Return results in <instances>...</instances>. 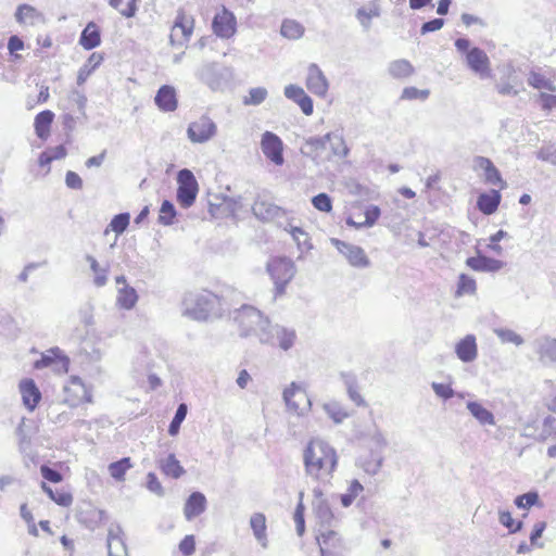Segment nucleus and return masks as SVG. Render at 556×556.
<instances>
[{"instance_id": "f257e3e1", "label": "nucleus", "mask_w": 556, "mask_h": 556, "mask_svg": "<svg viewBox=\"0 0 556 556\" xmlns=\"http://www.w3.org/2000/svg\"><path fill=\"white\" fill-rule=\"evenodd\" d=\"M303 463L307 477L328 484L337 468L338 455L336 450L326 441L313 439L304 448Z\"/></svg>"}, {"instance_id": "f03ea898", "label": "nucleus", "mask_w": 556, "mask_h": 556, "mask_svg": "<svg viewBox=\"0 0 556 556\" xmlns=\"http://www.w3.org/2000/svg\"><path fill=\"white\" fill-rule=\"evenodd\" d=\"M218 302V296L208 291L188 293L184 299V315L199 321L207 320Z\"/></svg>"}, {"instance_id": "7ed1b4c3", "label": "nucleus", "mask_w": 556, "mask_h": 556, "mask_svg": "<svg viewBox=\"0 0 556 556\" xmlns=\"http://www.w3.org/2000/svg\"><path fill=\"white\" fill-rule=\"evenodd\" d=\"M233 321L238 325L241 337L254 336L260 340L261 330L270 321L261 311L251 305H242L233 312Z\"/></svg>"}, {"instance_id": "20e7f679", "label": "nucleus", "mask_w": 556, "mask_h": 556, "mask_svg": "<svg viewBox=\"0 0 556 556\" xmlns=\"http://www.w3.org/2000/svg\"><path fill=\"white\" fill-rule=\"evenodd\" d=\"M296 341V332L292 328L268 323L266 329L260 332V343L267 344L274 348H279L282 351H289L293 348Z\"/></svg>"}, {"instance_id": "39448f33", "label": "nucleus", "mask_w": 556, "mask_h": 556, "mask_svg": "<svg viewBox=\"0 0 556 556\" xmlns=\"http://www.w3.org/2000/svg\"><path fill=\"white\" fill-rule=\"evenodd\" d=\"M267 271L275 283L276 295H282L287 285L293 279L296 270L291 260L278 257L268 262Z\"/></svg>"}, {"instance_id": "423d86ee", "label": "nucleus", "mask_w": 556, "mask_h": 556, "mask_svg": "<svg viewBox=\"0 0 556 556\" xmlns=\"http://www.w3.org/2000/svg\"><path fill=\"white\" fill-rule=\"evenodd\" d=\"M177 202L184 208L192 206L199 192L193 173L188 168L180 169L177 174Z\"/></svg>"}, {"instance_id": "0eeeda50", "label": "nucleus", "mask_w": 556, "mask_h": 556, "mask_svg": "<svg viewBox=\"0 0 556 556\" xmlns=\"http://www.w3.org/2000/svg\"><path fill=\"white\" fill-rule=\"evenodd\" d=\"M316 540L321 556H345L346 547L340 535L331 530H318Z\"/></svg>"}, {"instance_id": "6e6552de", "label": "nucleus", "mask_w": 556, "mask_h": 556, "mask_svg": "<svg viewBox=\"0 0 556 556\" xmlns=\"http://www.w3.org/2000/svg\"><path fill=\"white\" fill-rule=\"evenodd\" d=\"M217 131L216 124L206 115L189 124L187 129L188 138L193 143H204L212 139Z\"/></svg>"}, {"instance_id": "1a4fd4ad", "label": "nucleus", "mask_w": 556, "mask_h": 556, "mask_svg": "<svg viewBox=\"0 0 556 556\" xmlns=\"http://www.w3.org/2000/svg\"><path fill=\"white\" fill-rule=\"evenodd\" d=\"M331 243L337 250L348 260L349 264L357 268H367L370 261L366 255L364 249L358 245L332 238Z\"/></svg>"}, {"instance_id": "9d476101", "label": "nucleus", "mask_w": 556, "mask_h": 556, "mask_svg": "<svg viewBox=\"0 0 556 556\" xmlns=\"http://www.w3.org/2000/svg\"><path fill=\"white\" fill-rule=\"evenodd\" d=\"M236 16L225 7H223L220 12L215 14L212 22L214 34L224 39L231 38L236 34Z\"/></svg>"}, {"instance_id": "9b49d317", "label": "nucleus", "mask_w": 556, "mask_h": 556, "mask_svg": "<svg viewBox=\"0 0 556 556\" xmlns=\"http://www.w3.org/2000/svg\"><path fill=\"white\" fill-rule=\"evenodd\" d=\"M283 400L288 409L296 415L304 414L311 407L309 399L295 382H292L290 388L283 391Z\"/></svg>"}, {"instance_id": "f8f14e48", "label": "nucleus", "mask_w": 556, "mask_h": 556, "mask_svg": "<svg viewBox=\"0 0 556 556\" xmlns=\"http://www.w3.org/2000/svg\"><path fill=\"white\" fill-rule=\"evenodd\" d=\"M261 149L264 155L276 165L283 164L282 140L271 131H265L261 139Z\"/></svg>"}, {"instance_id": "ddd939ff", "label": "nucleus", "mask_w": 556, "mask_h": 556, "mask_svg": "<svg viewBox=\"0 0 556 556\" xmlns=\"http://www.w3.org/2000/svg\"><path fill=\"white\" fill-rule=\"evenodd\" d=\"M314 500H313V509L316 516V519L319 522V530L330 529L332 522L334 521L333 513L328 504V502L324 498L323 491L319 488H315L313 490Z\"/></svg>"}, {"instance_id": "4468645a", "label": "nucleus", "mask_w": 556, "mask_h": 556, "mask_svg": "<svg viewBox=\"0 0 556 556\" xmlns=\"http://www.w3.org/2000/svg\"><path fill=\"white\" fill-rule=\"evenodd\" d=\"M252 212L257 219L264 223L276 222L286 215V211L282 207L260 199L254 202Z\"/></svg>"}, {"instance_id": "2eb2a0df", "label": "nucleus", "mask_w": 556, "mask_h": 556, "mask_svg": "<svg viewBox=\"0 0 556 556\" xmlns=\"http://www.w3.org/2000/svg\"><path fill=\"white\" fill-rule=\"evenodd\" d=\"M468 67L481 78L490 76V60L488 54L480 48H471L466 54Z\"/></svg>"}, {"instance_id": "dca6fc26", "label": "nucleus", "mask_w": 556, "mask_h": 556, "mask_svg": "<svg viewBox=\"0 0 556 556\" xmlns=\"http://www.w3.org/2000/svg\"><path fill=\"white\" fill-rule=\"evenodd\" d=\"M306 87L318 97H324L329 89L326 76L315 63L309 64L307 68Z\"/></svg>"}, {"instance_id": "f3484780", "label": "nucleus", "mask_w": 556, "mask_h": 556, "mask_svg": "<svg viewBox=\"0 0 556 556\" xmlns=\"http://www.w3.org/2000/svg\"><path fill=\"white\" fill-rule=\"evenodd\" d=\"M200 80L206 84L212 90H219L226 79L216 63H205L197 72Z\"/></svg>"}, {"instance_id": "a211bd4d", "label": "nucleus", "mask_w": 556, "mask_h": 556, "mask_svg": "<svg viewBox=\"0 0 556 556\" xmlns=\"http://www.w3.org/2000/svg\"><path fill=\"white\" fill-rule=\"evenodd\" d=\"M108 556H128L124 531L119 525H111L108 531Z\"/></svg>"}, {"instance_id": "6ab92c4d", "label": "nucleus", "mask_w": 556, "mask_h": 556, "mask_svg": "<svg viewBox=\"0 0 556 556\" xmlns=\"http://www.w3.org/2000/svg\"><path fill=\"white\" fill-rule=\"evenodd\" d=\"M70 359L65 356L59 348L48 350L41 354V357L35 362L36 369H42L52 365L56 366L58 370L67 371Z\"/></svg>"}, {"instance_id": "aec40b11", "label": "nucleus", "mask_w": 556, "mask_h": 556, "mask_svg": "<svg viewBox=\"0 0 556 556\" xmlns=\"http://www.w3.org/2000/svg\"><path fill=\"white\" fill-rule=\"evenodd\" d=\"M286 98L294 101L302 110L305 115L313 114L314 104L309 96H307L304 89L298 85L290 84L285 87L283 91Z\"/></svg>"}, {"instance_id": "412c9836", "label": "nucleus", "mask_w": 556, "mask_h": 556, "mask_svg": "<svg viewBox=\"0 0 556 556\" xmlns=\"http://www.w3.org/2000/svg\"><path fill=\"white\" fill-rule=\"evenodd\" d=\"M20 392L24 406L33 412L41 400V392L33 379H24L20 382Z\"/></svg>"}, {"instance_id": "4be33fe9", "label": "nucleus", "mask_w": 556, "mask_h": 556, "mask_svg": "<svg viewBox=\"0 0 556 556\" xmlns=\"http://www.w3.org/2000/svg\"><path fill=\"white\" fill-rule=\"evenodd\" d=\"M533 346L542 363H556V338L549 336L536 338Z\"/></svg>"}, {"instance_id": "5701e85b", "label": "nucleus", "mask_w": 556, "mask_h": 556, "mask_svg": "<svg viewBox=\"0 0 556 556\" xmlns=\"http://www.w3.org/2000/svg\"><path fill=\"white\" fill-rule=\"evenodd\" d=\"M466 265L476 271L494 273L502 269L505 263L501 260L478 255L468 257L466 260Z\"/></svg>"}, {"instance_id": "b1692460", "label": "nucleus", "mask_w": 556, "mask_h": 556, "mask_svg": "<svg viewBox=\"0 0 556 556\" xmlns=\"http://www.w3.org/2000/svg\"><path fill=\"white\" fill-rule=\"evenodd\" d=\"M477 167L483 169L484 179L488 184L498 186L501 189L506 187V182L503 180L500 170L494 166L492 161L484 156H477L475 159Z\"/></svg>"}, {"instance_id": "393cba45", "label": "nucleus", "mask_w": 556, "mask_h": 556, "mask_svg": "<svg viewBox=\"0 0 556 556\" xmlns=\"http://www.w3.org/2000/svg\"><path fill=\"white\" fill-rule=\"evenodd\" d=\"M154 102L161 111H175L178 103L175 88L169 85L162 86L156 92Z\"/></svg>"}, {"instance_id": "a878e982", "label": "nucleus", "mask_w": 556, "mask_h": 556, "mask_svg": "<svg viewBox=\"0 0 556 556\" xmlns=\"http://www.w3.org/2000/svg\"><path fill=\"white\" fill-rule=\"evenodd\" d=\"M206 498L201 492H193L188 497L184 514L187 520H192L205 510Z\"/></svg>"}, {"instance_id": "bb28decb", "label": "nucleus", "mask_w": 556, "mask_h": 556, "mask_svg": "<svg viewBox=\"0 0 556 556\" xmlns=\"http://www.w3.org/2000/svg\"><path fill=\"white\" fill-rule=\"evenodd\" d=\"M455 352L458 358L465 363H469L477 357V344L476 338L472 334L466 336L457 344Z\"/></svg>"}, {"instance_id": "cd10ccee", "label": "nucleus", "mask_w": 556, "mask_h": 556, "mask_svg": "<svg viewBox=\"0 0 556 556\" xmlns=\"http://www.w3.org/2000/svg\"><path fill=\"white\" fill-rule=\"evenodd\" d=\"M250 527L254 538L263 548L268 547V538L266 533V517L262 513H254L250 518Z\"/></svg>"}, {"instance_id": "c85d7f7f", "label": "nucleus", "mask_w": 556, "mask_h": 556, "mask_svg": "<svg viewBox=\"0 0 556 556\" xmlns=\"http://www.w3.org/2000/svg\"><path fill=\"white\" fill-rule=\"evenodd\" d=\"M501 199L502 195L497 190H492L489 193H481L478 197L477 206L483 214L491 215L496 212L501 203Z\"/></svg>"}, {"instance_id": "c756f323", "label": "nucleus", "mask_w": 556, "mask_h": 556, "mask_svg": "<svg viewBox=\"0 0 556 556\" xmlns=\"http://www.w3.org/2000/svg\"><path fill=\"white\" fill-rule=\"evenodd\" d=\"M15 20L18 24L35 25L38 22H42L43 14L36 8L29 4H20L15 12Z\"/></svg>"}, {"instance_id": "7c9ffc66", "label": "nucleus", "mask_w": 556, "mask_h": 556, "mask_svg": "<svg viewBox=\"0 0 556 556\" xmlns=\"http://www.w3.org/2000/svg\"><path fill=\"white\" fill-rule=\"evenodd\" d=\"M101 42L100 29L94 22H90L80 34L79 43L86 49L91 50Z\"/></svg>"}, {"instance_id": "2f4dec72", "label": "nucleus", "mask_w": 556, "mask_h": 556, "mask_svg": "<svg viewBox=\"0 0 556 556\" xmlns=\"http://www.w3.org/2000/svg\"><path fill=\"white\" fill-rule=\"evenodd\" d=\"M54 119V113L50 110L40 112L35 117V131L38 138L46 140L50 135V127Z\"/></svg>"}, {"instance_id": "473e14b6", "label": "nucleus", "mask_w": 556, "mask_h": 556, "mask_svg": "<svg viewBox=\"0 0 556 556\" xmlns=\"http://www.w3.org/2000/svg\"><path fill=\"white\" fill-rule=\"evenodd\" d=\"M159 464L162 472L173 479H178L186 473L175 454H169L166 458L161 459Z\"/></svg>"}, {"instance_id": "72a5a7b5", "label": "nucleus", "mask_w": 556, "mask_h": 556, "mask_svg": "<svg viewBox=\"0 0 556 556\" xmlns=\"http://www.w3.org/2000/svg\"><path fill=\"white\" fill-rule=\"evenodd\" d=\"M467 409L483 426L495 425V418L491 410L486 409L482 404L476 401L467 402Z\"/></svg>"}, {"instance_id": "f704fd0d", "label": "nucleus", "mask_w": 556, "mask_h": 556, "mask_svg": "<svg viewBox=\"0 0 556 556\" xmlns=\"http://www.w3.org/2000/svg\"><path fill=\"white\" fill-rule=\"evenodd\" d=\"M33 433L34 427L31 426V422H27V419L22 417L15 430L18 447L22 452H26L29 448Z\"/></svg>"}, {"instance_id": "c9c22d12", "label": "nucleus", "mask_w": 556, "mask_h": 556, "mask_svg": "<svg viewBox=\"0 0 556 556\" xmlns=\"http://www.w3.org/2000/svg\"><path fill=\"white\" fill-rule=\"evenodd\" d=\"M180 29L184 40L188 41L192 35L193 31V18L187 17L184 13H179L176 16L174 27H173V34L170 35V41L174 43V38L176 36L175 31L176 29Z\"/></svg>"}, {"instance_id": "e433bc0d", "label": "nucleus", "mask_w": 556, "mask_h": 556, "mask_svg": "<svg viewBox=\"0 0 556 556\" xmlns=\"http://www.w3.org/2000/svg\"><path fill=\"white\" fill-rule=\"evenodd\" d=\"M380 16V7L377 3H370L368 7H362L356 12V18L365 30L371 26L370 20Z\"/></svg>"}, {"instance_id": "4c0bfd02", "label": "nucleus", "mask_w": 556, "mask_h": 556, "mask_svg": "<svg viewBox=\"0 0 556 556\" xmlns=\"http://www.w3.org/2000/svg\"><path fill=\"white\" fill-rule=\"evenodd\" d=\"M389 74L394 78H406L414 73V67L409 61L400 59L389 64Z\"/></svg>"}, {"instance_id": "58836bf2", "label": "nucleus", "mask_w": 556, "mask_h": 556, "mask_svg": "<svg viewBox=\"0 0 556 556\" xmlns=\"http://www.w3.org/2000/svg\"><path fill=\"white\" fill-rule=\"evenodd\" d=\"M138 1L139 0H110L109 4L124 17L130 18L134 17L138 11Z\"/></svg>"}, {"instance_id": "ea45409f", "label": "nucleus", "mask_w": 556, "mask_h": 556, "mask_svg": "<svg viewBox=\"0 0 556 556\" xmlns=\"http://www.w3.org/2000/svg\"><path fill=\"white\" fill-rule=\"evenodd\" d=\"M132 467L130 457H124L117 462H113L109 465L108 470L112 478L116 481H124L125 473Z\"/></svg>"}, {"instance_id": "a19ab883", "label": "nucleus", "mask_w": 556, "mask_h": 556, "mask_svg": "<svg viewBox=\"0 0 556 556\" xmlns=\"http://www.w3.org/2000/svg\"><path fill=\"white\" fill-rule=\"evenodd\" d=\"M280 34L288 39H300L304 35V27L294 20H285L281 24Z\"/></svg>"}, {"instance_id": "79ce46f5", "label": "nucleus", "mask_w": 556, "mask_h": 556, "mask_svg": "<svg viewBox=\"0 0 556 556\" xmlns=\"http://www.w3.org/2000/svg\"><path fill=\"white\" fill-rule=\"evenodd\" d=\"M137 301L138 295L132 287L124 286L118 290L117 302L123 308H132L136 305Z\"/></svg>"}, {"instance_id": "37998d69", "label": "nucleus", "mask_w": 556, "mask_h": 556, "mask_svg": "<svg viewBox=\"0 0 556 556\" xmlns=\"http://www.w3.org/2000/svg\"><path fill=\"white\" fill-rule=\"evenodd\" d=\"M330 137L331 139L328 142L330 143L332 154L341 159L346 157L350 153V149L343 136L341 134L330 132Z\"/></svg>"}, {"instance_id": "c03bdc74", "label": "nucleus", "mask_w": 556, "mask_h": 556, "mask_svg": "<svg viewBox=\"0 0 556 556\" xmlns=\"http://www.w3.org/2000/svg\"><path fill=\"white\" fill-rule=\"evenodd\" d=\"M380 208L377 205H369L365 211V220L361 224H355L351 218L346 219L348 225L357 229L363 227H372L380 216Z\"/></svg>"}, {"instance_id": "a18cd8bd", "label": "nucleus", "mask_w": 556, "mask_h": 556, "mask_svg": "<svg viewBox=\"0 0 556 556\" xmlns=\"http://www.w3.org/2000/svg\"><path fill=\"white\" fill-rule=\"evenodd\" d=\"M86 260H87V262H89L90 268L94 274L93 283L97 287L105 286L108 282V268L100 267L97 260L91 255H87Z\"/></svg>"}, {"instance_id": "49530a36", "label": "nucleus", "mask_w": 556, "mask_h": 556, "mask_svg": "<svg viewBox=\"0 0 556 556\" xmlns=\"http://www.w3.org/2000/svg\"><path fill=\"white\" fill-rule=\"evenodd\" d=\"M527 81L535 89H546L552 92L556 90V86L549 79L534 71L529 73Z\"/></svg>"}, {"instance_id": "de8ad7c7", "label": "nucleus", "mask_w": 556, "mask_h": 556, "mask_svg": "<svg viewBox=\"0 0 556 556\" xmlns=\"http://www.w3.org/2000/svg\"><path fill=\"white\" fill-rule=\"evenodd\" d=\"M476 290H477L476 280L466 274H460L459 278H458L456 295L457 296H462L465 294L472 295L476 293Z\"/></svg>"}, {"instance_id": "09e8293b", "label": "nucleus", "mask_w": 556, "mask_h": 556, "mask_svg": "<svg viewBox=\"0 0 556 556\" xmlns=\"http://www.w3.org/2000/svg\"><path fill=\"white\" fill-rule=\"evenodd\" d=\"M176 217V208L169 200H164L161 204L159 223L164 226H169L174 223Z\"/></svg>"}, {"instance_id": "8fccbe9b", "label": "nucleus", "mask_w": 556, "mask_h": 556, "mask_svg": "<svg viewBox=\"0 0 556 556\" xmlns=\"http://www.w3.org/2000/svg\"><path fill=\"white\" fill-rule=\"evenodd\" d=\"M494 333L498 337L502 343H513L519 346L525 342L523 338L511 329L495 328Z\"/></svg>"}, {"instance_id": "3c124183", "label": "nucleus", "mask_w": 556, "mask_h": 556, "mask_svg": "<svg viewBox=\"0 0 556 556\" xmlns=\"http://www.w3.org/2000/svg\"><path fill=\"white\" fill-rule=\"evenodd\" d=\"M41 489L58 505L67 507L73 502V497L70 493H55L46 482H41Z\"/></svg>"}, {"instance_id": "603ef678", "label": "nucleus", "mask_w": 556, "mask_h": 556, "mask_svg": "<svg viewBox=\"0 0 556 556\" xmlns=\"http://www.w3.org/2000/svg\"><path fill=\"white\" fill-rule=\"evenodd\" d=\"M187 410H188V408L185 403H181L178 405V407L175 412V415L168 426V433L170 435L174 437V435L178 434L180 426L187 416Z\"/></svg>"}, {"instance_id": "864d4df0", "label": "nucleus", "mask_w": 556, "mask_h": 556, "mask_svg": "<svg viewBox=\"0 0 556 556\" xmlns=\"http://www.w3.org/2000/svg\"><path fill=\"white\" fill-rule=\"evenodd\" d=\"M290 233L293 240L296 242L299 250L302 252L308 251L313 248L312 243L309 242L308 235L302 228L291 227Z\"/></svg>"}, {"instance_id": "5fc2aeb1", "label": "nucleus", "mask_w": 556, "mask_h": 556, "mask_svg": "<svg viewBox=\"0 0 556 556\" xmlns=\"http://www.w3.org/2000/svg\"><path fill=\"white\" fill-rule=\"evenodd\" d=\"M364 490L363 485L358 480H353L348 489V492L340 496L341 504L343 507H349L352 505L357 495Z\"/></svg>"}, {"instance_id": "6e6d98bb", "label": "nucleus", "mask_w": 556, "mask_h": 556, "mask_svg": "<svg viewBox=\"0 0 556 556\" xmlns=\"http://www.w3.org/2000/svg\"><path fill=\"white\" fill-rule=\"evenodd\" d=\"M267 90L264 87L251 88L249 97L243 100L245 105H260L267 98Z\"/></svg>"}, {"instance_id": "4d7b16f0", "label": "nucleus", "mask_w": 556, "mask_h": 556, "mask_svg": "<svg viewBox=\"0 0 556 556\" xmlns=\"http://www.w3.org/2000/svg\"><path fill=\"white\" fill-rule=\"evenodd\" d=\"M312 204L316 210L320 212L329 213L332 210V200L325 192L318 193L317 195L313 197Z\"/></svg>"}, {"instance_id": "13d9d810", "label": "nucleus", "mask_w": 556, "mask_h": 556, "mask_svg": "<svg viewBox=\"0 0 556 556\" xmlns=\"http://www.w3.org/2000/svg\"><path fill=\"white\" fill-rule=\"evenodd\" d=\"M129 220H130L129 213H119L112 218V220L110 223V227L112 228V230L114 232L119 235L126 230V228L129 225Z\"/></svg>"}, {"instance_id": "bf43d9fd", "label": "nucleus", "mask_w": 556, "mask_h": 556, "mask_svg": "<svg viewBox=\"0 0 556 556\" xmlns=\"http://www.w3.org/2000/svg\"><path fill=\"white\" fill-rule=\"evenodd\" d=\"M430 91L428 89H418L416 87H406L402 91L401 98L404 100H426L429 98Z\"/></svg>"}, {"instance_id": "052dcab7", "label": "nucleus", "mask_w": 556, "mask_h": 556, "mask_svg": "<svg viewBox=\"0 0 556 556\" xmlns=\"http://www.w3.org/2000/svg\"><path fill=\"white\" fill-rule=\"evenodd\" d=\"M498 520L510 533H516L522 528V521L515 522L509 511H500Z\"/></svg>"}, {"instance_id": "680f3d73", "label": "nucleus", "mask_w": 556, "mask_h": 556, "mask_svg": "<svg viewBox=\"0 0 556 556\" xmlns=\"http://www.w3.org/2000/svg\"><path fill=\"white\" fill-rule=\"evenodd\" d=\"M345 386L348 390L349 397L357 405H365V401L357 391V386L354 378L348 377L345 379Z\"/></svg>"}, {"instance_id": "e2e57ef3", "label": "nucleus", "mask_w": 556, "mask_h": 556, "mask_svg": "<svg viewBox=\"0 0 556 556\" xmlns=\"http://www.w3.org/2000/svg\"><path fill=\"white\" fill-rule=\"evenodd\" d=\"M539 502V494L536 492H528L515 498V504L518 508H530Z\"/></svg>"}, {"instance_id": "0e129e2a", "label": "nucleus", "mask_w": 556, "mask_h": 556, "mask_svg": "<svg viewBox=\"0 0 556 556\" xmlns=\"http://www.w3.org/2000/svg\"><path fill=\"white\" fill-rule=\"evenodd\" d=\"M325 409L328 415L333 419L336 424L342 422L345 418H348L349 414L344 412L339 405L336 403L326 404Z\"/></svg>"}, {"instance_id": "69168bd1", "label": "nucleus", "mask_w": 556, "mask_h": 556, "mask_svg": "<svg viewBox=\"0 0 556 556\" xmlns=\"http://www.w3.org/2000/svg\"><path fill=\"white\" fill-rule=\"evenodd\" d=\"M40 473L46 480L53 482V483H59L63 480V476L60 471H58L47 465H42L40 467Z\"/></svg>"}, {"instance_id": "338daca9", "label": "nucleus", "mask_w": 556, "mask_h": 556, "mask_svg": "<svg viewBox=\"0 0 556 556\" xmlns=\"http://www.w3.org/2000/svg\"><path fill=\"white\" fill-rule=\"evenodd\" d=\"M431 387L439 397L448 400L454 396V390L448 384L432 382Z\"/></svg>"}, {"instance_id": "774afa93", "label": "nucleus", "mask_w": 556, "mask_h": 556, "mask_svg": "<svg viewBox=\"0 0 556 556\" xmlns=\"http://www.w3.org/2000/svg\"><path fill=\"white\" fill-rule=\"evenodd\" d=\"M195 541L193 535H186L179 543V551L184 556H190L194 553Z\"/></svg>"}]
</instances>
